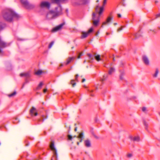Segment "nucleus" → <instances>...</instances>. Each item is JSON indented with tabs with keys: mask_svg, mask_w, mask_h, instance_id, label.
Returning a JSON list of instances; mask_svg holds the SVG:
<instances>
[{
	"mask_svg": "<svg viewBox=\"0 0 160 160\" xmlns=\"http://www.w3.org/2000/svg\"><path fill=\"white\" fill-rule=\"evenodd\" d=\"M142 59L144 63L146 65L149 64V61L147 56L144 55L142 56Z\"/></svg>",
	"mask_w": 160,
	"mask_h": 160,
	"instance_id": "6",
	"label": "nucleus"
},
{
	"mask_svg": "<svg viewBox=\"0 0 160 160\" xmlns=\"http://www.w3.org/2000/svg\"><path fill=\"white\" fill-rule=\"evenodd\" d=\"M132 156V154L131 153H129L127 155V156L128 158H130Z\"/></svg>",
	"mask_w": 160,
	"mask_h": 160,
	"instance_id": "36",
	"label": "nucleus"
},
{
	"mask_svg": "<svg viewBox=\"0 0 160 160\" xmlns=\"http://www.w3.org/2000/svg\"><path fill=\"white\" fill-rule=\"evenodd\" d=\"M131 139L133 141L138 142L139 141L140 138L138 137H132Z\"/></svg>",
	"mask_w": 160,
	"mask_h": 160,
	"instance_id": "17",
	"label": "nucleus"
},
{
	"mask_svg": "<svg viewBox=\"0 0 160 160\" xmlns=\"http://www.w3.org/2000/svg\"><path fill=\"white\" fill-rule=\"evenodd\" d=\"M19 17L20 16L19 15L11 9L7 10L3 15V18L4 19L8 22H11L14 18L18 19Z\"/></svg>",
	"mask_w": 160,
	"mask_h": 160,
	"instance_id": "1",
	"label": "nucleus"
},
{
	"mask_svg": "<svg viewBox=\"0 0 160 160\" xmlns=\"http://www.w3.org/2000/svg\"><path fill=\"white\" fill-rule=\"evenodd\" d=\"M160 16V13L156 15V18H157Z\"/></svg>",
	"mask_w": 160,
	"mask_h": 160,
	"instance_id": "47",
	"label": "nucleus"
},
{
	"mask_svg": "<svg viewBox=\"0 0 160 160\" xmlns=\"http://www.w3.org/2000/svg\"><path fill=\"white\" fill-rule=\"evenodd\" d=\"M158 2V1H155V2L156 3Z\"/></svg>",
	"mask_w": 160,
	"mask_h": 160,
	"instance_id": "62",
	"label": "nucleus"
},
{
	"mask_svg": "<svg viewBox=\"0 0 160 160\" xmlns=\"http://www.w3.org/2000/svg\"><path fill=\"white\" fill-rule=\"evenodd\" d=\"M42 117L43 118L42 120V121H44L45 119H46L48 118V116H46V118H44V116H43Z\"/></svg>",
	"mask_w": 160,
	"mask_h": 160,
	"instance_id": "38",
	"label": "nucleus"
},
{
	"mask_svg": "<svg viewBox=\"0 0 160 160\" xmlns=\"http://www.w3.org/2000/svg\"><path fill=\"white\" fill-rule=\"evenodd\" d=\"M24 7L27 9H32L35 7V6L34 4H30L28 2Z\"/></svg>",
	"mask_w": 160,
	"mask_h": 160,
	"instance_id": "10",
	"label": "nucleus"
},
{
	"mask_svg": "<svg viewBox=\"0 0 160 160\" xmlns=\"http://www.w3.org/2000/svg\"><path fill=\"white\" fill-rule=\"evenodd\" d=\"M74 57H69L66 59V62H65L66 65H67L69 64L71 61L74 60L75 59Z\"/></svg>",
	"mask_w": 160,
	"mask_h": 160,
	"instance_id": "9",
	"label": "nucleus"
},
{
	"mask_svg": "<svg viewBox=\"0 0 160 160\" xmlns=\"http://www.w3.org/2000/svg\"><path fill=\"white\" fill-rule=\"evenodd\" d=\"M52 2V3L59 4L62 2L61 0H51Z\"/></svg>",
	"mask_w": 160,
	"mask_h": 160,
	"instance_id": "22",
	"label": "nucleus"
},
{
	"mask_svg": "<svg viewBox=\"0 0 160 160\" xmlns=\"http://www.w3.org/2000/svg\"><path fill=\"white\" fill-rule=\"evenodd\" d=\"M74 48V47L73 46V47H72V48H72V49H73V48Z\"/></svg>",
	"mask_w": 160,
	"mask_h": 160,
	"instance_id": "61",
	"label": "nucleus"
},
{
	"mask_svg": "<svg viewBox=\"0 0 160 160\" xmlns=\"http://www.w3.org/2000/svg\"><path fill=\"white\" fill-rule=\"evenodd\" d=\"M21 3L25 6L26 4L28 2L27 0H21Z\"/></svg>",
	"mask_w": 160,
	"mask_h": 160,
	"instance_id": "24",
	"label": "nucleus"
},
{
	"mask_svg": "<svg viewBox=\"0 0 160 160\" xmlns=\"http://www.w3.org/2000/svg\"><path fill=\"white\" fill-rule=\"evenodd\" d=\"M30 113L31 116L34 115L35 116L38 115L36 108L34 107H32L30 110Z\"/></svg>",
	"mask_w": 160,
	"mask_h": 160,
	"instance_id": "5",
	"label": "nucleus"
},
{
	"mask_svg": "<svg viewBox=\"0 0 160 160\" xmlns=\"http://www.w3.org/2000/svg\"><path fill=\"white\" fill-rule=\"evenodd\" d=\"M95 59L98 61H99L101 60V58H100V55H99L95 54Z\"/></svg>",
	"mask_w": 160,
	"mask_h": 160,
	"instance_id": "23",
	"label": "nucleus"
},
{
	"mask_svg": "<svg viewBox=\"0 0 160 160\" xmlns=\"http://www.w3.org/2000/svg\"><path fill=\"white\" fill-rule=\"evenodd\" d=\"M146 110V108L145 107H143L142 108V110L143 112H145Z\"/></svg>",
	"mask_w": 160,
	"mask_h": 160,
	"instance_id": "39",
	"label": "nucleus"
},
{
	"mask_svg": "<svg viewBox=\"0 0 160 160\" xmlns=\"http://www.w3.org/2000/svg\"><path fill=\"white\" fill-rule=\"evenodd\" d=\"M114 25H117V23H114Z\"/></svg>",
	"mask_w": 160,
	"mask_h": 160,
	"instance_id": "56",
	"label": "nucleus"
},
{
	"mask_svg": "<svg viewBox=\"0 0 160 160\" xmlns=\"http://www.w3.org/2000/svg\"><path fill=\"white\" fill-rule=\"evenodd\" d=\"M86 62V61L85 60H84V62H84V63H85V62Z\"/></svg>",
	"mask_w": 160,
	"mask_h": 160,
	"instance_id": "64",
	"label": "nucleus"
},
{
	"mask_svg": "<svg viewBox=\"0 0 160 160\" xmlns=\"http://www.w3.org/2000/svg\"><path fill=\"white\" fill-rule=\"evenodd\" d=\"M84 143L85 146L87 148H89L91 147V144L90 141L89 139H86L84 141Z\"/></svg>",
	"mask_w": 160,
	"mask_h": 160,
	"instance_id": "12",
	"label": "nucleus"
},
{
	"mask_svg": "<svg viewBox=\"0 0 160 160\" xmlns=\"http://www.w3.org/2000/svg\"><path fill=\"white\" fill-rule=\"evenodd\" d=\"M94 137H95L96 138H97V139H98V138H98V137L97 136H96V135H94Z\"/></svg>",
	"mask_w": 160,
	"mask_h": 160,
	"instance_id": "51",
	"label": "nucleus"
},
{
	"mask_svg": "<svg viewBox=\"0 0 160 160\" xmlns=\"http://www.w3.org/2000/svg\"><path fill=\"white\" fill-rule=\"evenodd\" d=\"M12 65L10 63H8L7 65V68L8 70H10L11 69Z\"/></svg>",
	"mask_w": 160,
	"mask_h": 160,
	"instance_id": "29",
	"label": "nucleus"
},
{
	"mask_svg": "<svg viewBox=\"0 0 160 160\" xmlns=\"http://www.w3.org/2000/svg\"><path fill=\"white\" fill-rule=\"evenodd\" d=\"M108 77V75H104L103 76V78L101 80L103 81L105 80Z\"/></svg>",
	"mask_w": 160,
	"mask_h": 160,
	"instance_id": "30",
	"label": "nucleus"
},
{
	"mask_svg": "<svg viewBox=\"0 0 160 160\" xmlns=\"http://www.w3.org/2000/svg\"><path fill=\"white\" fill-rule=\"evenodd\" d=\"M99 22V18L97 20H94L92 22L93 25L95 26H97Z\"/></svg>",
	"mask_w": 160,
	"mask_h": 160,
	"instance_id": "18",
	"label": "nucleus"
},
{
	"mask_svg": "<svg viewBox=\"0 0 160 160\" xmlns=\"http://www.w3.org/2000/svg\"><path fill=\"white\" fill-rule=\"evenodd\" d=\"M64 24V23H63L60 24L59 25L57 26L56 27L52 29V32H55L61 30Z\"/></svg>",
	"mask_w": 160,
	"mask_h": 160,
	"instance_id": "3",
	"label": "nucleus"
},
{
	"mask_svg": "<svg viewBox=\"0 0 160 160\" xmlns=\"http://www.w3.org/2000/svg\"><path fill=\"white\" fill-rule=\"evenodd\" d=\"M50 148L54 152V154H55L56 155L55 158H57V150H56V149L54 147V142L53 141H52L51 142V144L50 145Z\"/></svg>",
	"mask_w": 160,
	"mask_h": 160,
	"instance_id": "7",
	"label": "nucleus"
},
{
	"mask_svg": "<svg viewBox=\"0 0 160 160\" xmlns=\"http://www.w3.org/2000/svg\"><path fill=\"white\" fill-rule=\"evenodd\" d=\"M113 61H115V58H113Z\"/></svg>",
	"mask_w": 160,
	"mask_h": 160,
	"instance_id": "60",
	"label": "nucleus"
},
{
	"mask_svg": "<svg viewBox=\"0 0 160 160\" xmlns=\"http://www.w3.org/2000/svg\"><path fill=\"white\" fill-rule=\"evenodd\" d=\"M21 77L24 76L26 78H28L30 77V75L29 72L22 73L20 74Z\"/></svg>",
	"mask_w": 160,
	"mask_h": 160,
	"instance_id": "14",
	"label": "nucleus"
},
{
	"mask_svg": "<svg viewBox=\"0 0 160 160\" xmlns=\"http://www.w3.org/2000/svg\"><path fill=\"white\" fill-rule=\"evenodd\" d=\"M107 0H104L103 2V5L102 6L104 7V6L106 4Z\"/></svg>",
	"mask_w": 160,
	"mask_h": 160,
	"instance_id": "41",
	"label": "nucleus"
},
{
	"mask_svg": "<svg viewBox=\"0 0 160 160\" xmlns=\"http://www.w3.org/2000/svg\"><path fill=\"white\" fill-rule=\"evenodd\" d=\"M115 71V69L113 67H110V70L108 72V74L111 75L113 72Z\"/></svg>",
	"mask_w": 160,
	"mask_h": 160,
	"instance_id": "19",
	"label": "nucleus"
},
{
	"mask_svg": "<svg viewBox=\"0 0 160 160\" xmlns=\"http://www.w3.org/2000/svg\"><path fill=\"white\" fill-rule=\"evenodd\" d=\"M77 144L78 145H79V142H77Z\"/></svg>",
	"mask_w": 160,
	"mask_h": 160,
	"instance_id": "54",
	"label": "nucleus"
},
{
	"mask_svg": "<svg viewBox=\"0 0 160 160\" xmlns=\"http://www.w3.org/2000/svg\"><path fill=\"white\" fill-rule=\"evenodd\" d=\"M86 81V79L85 78H83L82 79V82H85Z\"/></svg>",
	"mask_w": 160,
	"mask_h": 160,
	"instance_id": "46",
	"label": "nucleus"
},
{
	"mask_svg": "<svg viewBox=\"0 0 160 160\" xmlns=\"http://www.w3.org/2000/svg\"><path fill=\"white\" fill-rule=\"evenodd\" d=\"M68 139L70 140V141H72V137L71 135H68Z\"/></svg>",
	"mask_w": 160,
	"mask_h": 160,
	"instance_id": "32",
	"label": "nucleus"
},
{
	"mask_svg": "<svg viewBox=\"0 0 160 160\" xmlns=\"http://www.w3.org/2000/svg\"><path fill=\"white\" fill-rule=\"evenodd\" d=\"M76 82L73 83L72 84V87H74L76 85Z\"/></svg>",
	"mask_w": 160,
	"mask_h": 160,
	"instance_id": "44",
	"label": "nucleus"
},
{
	"mask_svg": "<svg viewBox=\"0 0 160 160\" xmlns=\"http://www.w3.org/2000/svg\"><path fill=\"white\" fill-rule=\"evenodd\" d=\"M77 127H76L75 128V129H74V131H75V132H77Z\"/></svg>",
	"mask_w": 160,
	"mask_h": 160,
	"instance_id": "50",
	"label": "nucleus"
},
{
	"mask_svg": "<svg viewBox=\"0 0 160 160\" xmlns=\"http://www.w3.org/2000/svg\"><path fill=\"white\" fill-rule=\"evenodd\" d=\"M96 16V14L95 12H93L92 14V19L94 20L95 19Z\"/></svg>",
	"mask_w": 160,
	"mask_h": 160,
	"instance_id": "35",
	"label": "nucleus"
},
{
	"mask_svg": "<svg viewBox=\"0 0 160 160\" xmlns=\"http://www.w3.org/2000/svg\"><path fill=\"white\" fill-rule=\"evenodd\" d=\"M78 74H76V75H75V80L78 81V80L77 79V78L78 77Z\"/></svg>",
	"mask_w": 160,
	"mask_h": 160,
	"instance_id": "40",
	"label": "nucleus"
},
{
	"mask_svg": "<svg viewBox=\"0 0 160 160\" xmlns=\"http://www.w3.org/2000/svg\"><path fill=\"white\" fill-rule=\"evenodd\" d=\"M159 71L158 69H156L155 72V74L153 75V76L154 77H157L158 75V73Z\"/></svg>",
	"mask_w": 160,
	"mask_h": 160,
	"instance_id": "27",
	"label": "nucleus"
},
{
	"mask_svg": "<svg viewBox=\"0 0 160 160\" xmlns=\"http://www.w3.org/2000/svg\"><path fill=\"white\" fill-rule=\"evenodd\" d=\"M88 56L89 57V58L91 59H93V57L92 55L90 53L87 54Z\"/></svg>",
	"mask_w": 160,
	"mask_h": 160,
	"instance_id": "33",
	"label": "nucleus"
},
{
	"mask_svg": "<svg viewBox=\"0 0 160 160\" xmlns=\"http://www.w3.org/2000/svg\"><path fill=\"white\" fill-rule=\"evenodd\" d=\"M98 33H99V32H97V33H96V36H98Z\"/></svg>",
	"mask_w": 160,
	"mask_h": 160,
	"instance_id": "55",
	"label": "nucleus"
},
{
	"mask_svg": "<svg viewBox=\"0 0 160 160\" xmlns=\"http://www.w3.org/2000/svg\"><path fill=\"white\" fill-rule=\"evenodd\" d=\"M104 10V7L103 6H102L100 8V10L98 12V13L99 15H100L102 13Z\"/></svg>",
	"mask_w": 160,
	"mask_h": 160,
	"instance_id": "21",
	"label": "nucleus"
},
{
	"mask_svg": "<svg viewBox=\"0 0 160 160\" xmlns=\"http://www.w3.org/2000/svg\"><path fill=\"white\" fill-rule=\"evenodd\" d=\"M122 27L121 28H119L117 30V31L118 32H119L120 31L122 30Z\"/></svg>",
	"mask_w": 160,
	"mask_h": 160,
	"instance_id": "37",
	"label": "nucleus"
},
{
	"mask_svg": "<svg viewBox=\"0 0 160 160\" xmlns=\"http://www.w3.org/2000/svg\"><path fill=\"white\" fill-rule=\"evenodd\" d=\"M75 137H77H77H76V135L74 136V137H73V138H75Z\"/></svg>",
	"mask_w": 160,
	"mask_h": 160,
	"instance_id": "63",
	"label": "nucleus"
},
{
	"mask_svg": "<svg viewBox=\"0 0 160 160\" xmlns=\"http://www.w3.org/2000/svg\"><path fill=\"white\" fill-rule=\"evenodd\" d=\"M5 26V24L0 22V31L2 30Z\"/></svg>",
	"mask_w": 160,
	"mask_h": 160,
	"instance_id": "26",
	"label": "nucleus"
},
{
	"mask_svg": "<svg viewBox=\"0 0 160 160\" xmlns=\"http://www.w3.org/2000/svg\"><path fill=\"white\" fill-rule=\"evenodd\" d=\"M113 19L112 17H109L108 18L106 22H104L102 24V27H103V25H106L107 23L110 22Z\"/></svg>",
	"mask_w": 160,
	"mask_h": 160,
	"instance_id": "13",
	"label": "nucleus"
},
{
	"mask_svg": "<svg viewBox=\"0 0 160 160\" xmlns=\"http://www.w3.org/2000/svg\"><path fill=\"white\" fill-rule=\"evenodd\" d=\"M80 4H86L89 2V0H78Z\"/></svg>",
	"mask_w": 160,
	"mask_h": 160,
	"instance_id": "15",
	"label": "nucleus"
},
{
	"mask_svg": "<svg viewBox=\"0 0 160 160\" xmlns=\"http://www.w3.org/2000/svg\"><path fill=\"white\" fill-rule=\"evenodd\" d=\"M54 43V42L52 41L51 42V43L49 44L48 46V48H50L52 47Z\"/></svg>",
	"mask_w": 160,
	"mask_h": 160,
	"instance_id": "31",
	"label": "nucleus"
},
{
	"mask_svg": "<svg viewBox=\"0 0 160 160\" xmlns=\"http://www.w3.org/2000/svg\"><path fill=\"white\" fill-rule=\"evenodd\" d=\"M47 91V89H43V91L44 93H45Z\"/></svg>",
	"mask_w": 160,
	"mask_h": 160,
	"instance_id": "48",
	"label": "nucleus"
},
{
	"mask_svg": "<svg viewBox=\"0 0 160 160\" xmlns=\"http://www.w3.org/2000/svg\"><path fill=\"white\" fill-rule=\"evenodd\" d=\"M17 94V92L16 91H15L13 92L12 93L8 95V96L9 98L12 97L14 96H15Z\"/></svg>",
	"mask_w": 160,
	"mask_h": 160,
	"instance_id": "20",
	"label": "nucleus"
},
{
	"mask_svg": "<svg viewBox=\"0 0 160 160\" xmlns=\"http://www.w3.org/2000/svg\"><path fill=\"white\" fill-rule=\"evenodd\" d=\"M71 129V126H69V130H68V132H69Z\"/></svg>",
	"mask_w": 160,
	"mask_h": 160,
	"instance_id": "52",
	"label": "nucleus"
},
{
	"mask_svg": "<svg viewBox=\"0 0 160 160\" xmlns=\"http://www.w3.org/2000/svg\"><path fill=\"white\" fill-rule=\"evenodd\" d=\"M93 29L92 28H91L87 32L88 34L91 32H92Z\"/></svg>",
	"mask_w": 160,
	"mask_h": 160,
	"instance_id": "34",
	"label": "nucleus"
},
{
	"mask_svg": "<svg viewBox=\"0 0 160 160\" xmlns=\"http://www.w3.org/2000/svg\"><path fill=\"white\" fill-rule=\"evenodd\" d=\"M106 34L107 35H108L109 34V33H108V32H107L106 33Z\"/></svg>",
	"mask_w": 160,
	"mask_h": 160,
	"instance_id": "58",
	"label": "nucleus"
},
{
	"mask_svg": "<svg viewBox=\"0 0 160 160\" xmlns=\"http://www.w3.org/2000/svg\"><path fill=\"white\" fill-rule=\"evenodd\" d=\"M43 85V83L42 82H41L38 85V87L37 88V89H41L42 86Z\"/></svg>",
	"mask_w": 160,
	"mask_h": 160,
	"instance_id": "28",
	"label": "nucleus"
},
{
	"mask_svg": "<svg viewBox=\"0 0 160 160\" xmlns=\"http://www.w3.org/2000/svg\"><path fill=\"white\" fill-rule=\"evenodd\" d=\"M60 14V13L56 10L55 11H50L47 13V18L48 19L50 20Z\"/></svg>",
	"mask_w": 160,
	"mask_h": 160,
	"instance_id": "2",
	"label": "nucleus"
},
{
	"mask_svg": "<svg viewBox=\"0 0 160 160\" xmlns=\"http://www.w3.org/2000/svg\"><path fill=\"white\" fill-rule=\"evenodd\" d=\"M50 6V4L47 2H42L40 4V7L41 8H49Z\"/></svg>",
	"mask_w": 160,
	"mask_h": 160,
	"instance_id": "4",
	"label": "nucleus"
},
{
	"mask_svg": "<svg viewBox=\"0 0 160 160\" xmlns=\"http://www.w3.org/2000/svg\"><path fill=\"white\" fill-rule=\"evenodd\" d=\"M62 2H64V1H68V0H61Z\"/></svg>",
	"mask_w": 160,
	"mask_h": 160,
	"instance_id": "53",
	"label": "nucleus"
},
{
	"mask_svg": "<svg viewBox=\"0 0 160 160\" xmlns=\"http://www.w3.org/2000/svg\"><path fill=\"white\" fill-rule=\"evenodd\" d=\"M77 138L79 139V141L80 142H82L83 139L84 138V133L83 132H81L79 134V135L77 137Z\"/></svg>",
	"mask_w": 160,
	"mask_h": 160,
	"instance_id": "8",
	"label": "nucleus"
},
{
	"mask_svg": "<svg viewBox=\"0 0 160 160\" xmlns=\"http://www.w3.org/2000/svg\"><path fill=\"white\" fill-rule=\"evenodd\" d=\"M118 17L119 18H120L121 17V15L120 14H118Z\"/></svg>",
	"mask_w": 160,
	"mask_h": 160,
	"instance_id": "49",
	"label": "nucleus"
},
{
	"mask_svg": "<svg viewBox=\"0 0 160 160\" xmlns=\"http://www.w3.org/2000/svg\"><path fill=\"white\" fill-rule=\"evenodd\" d=\"M81 55H82V53H79V55L78 56V58H77L78 59L80 58V56H81Z\"/></svg>",
	"mask_w": 160,
	"mask_h": 160,
	"instance_id": "42",
	"label": "nucleus"
},
{
	"mask_svg": "<svg viewBox=\"0 0 160 160\" xmlns=\"http://www.w3.org/2000/svg\"><path fill=\"white\" fill-rule=\"evenodd\" d=\"M82 35L81 37V39H83L86 38L89 35L87 32L82 31L81 32Z\"/></svg>",
	"mask_w": 160,
	"mask_h": 160,
	"instance_id": "16",
	"label": "nucleus"
},
{
	"mask_svg": "<svg viewBox=\"0 0 160 160\" xmlns=\"http://www.w3.org/2000/svg\"><path fill=\"white\" fill-rule=\"evenodd\" d=\"M42 72V70H39L35 72V74L37 75H41Z\"/></svg>",
	"mask_w": 160,
	"mask_h": 160,
	"instance_id": "25",
	"label": "nucleus"
},
{
	"mask_svg": "<svg viewBox=\"0 0 160 160\" xmlns=\"http://www.w3.org/2000/svg\"><path fill=\"white\" fill-rule=\"evenodd\" d=\"M120 74L119 75V79L121 80H125L124 76L125 75V72L122 70H120Z\"/></svg>",
	"mask_w": 160,
	"mask_h": 160,
	"instance_id": "11",
	"label": "nucleus"
},
{
	"mask_svg": "<svg viewBox=\"0 0 160 160\" xmlns=\"http://www.w3.org/2000/svg\"><path fill=\"white\" fill-rule=\"evenodd\" d=\"M136 38H138V35H137L136 36Z\"/></svg>",
	"mask_w": 160,
	"mask_h": 160,
	"instance_id": "59",
	"label": "nucleus"
},
{
	"mask_svg": "<svg viewBox=\"0 0 160 160\" xmlns=\"http://www.w3.org/2000/svg\"><path fill=\"white\" fill-rule=\"evenodd\" d=\"M74 82V80H72L71 81V84H72Z\"/></svg>",
	"mask_w": 160,
	"mask_h": 160,
	"instance_id": "43",
	"label": "nucleus"
},
{
	"mask_svg": "<svg viewBox=\"0 0 160 160\" xmlns=\"http://www.w3.org/2000/svg\"><path fill=\"white\" fill-rule=\"evenodd\" d=\"M98 8H99V6H97L96 8H95V10H96V12H98Z\"/></svg>",
	"mask_w": 160,
	"mask_h": 160,
	"instance_id": "45",
	"label": "nucleus"
},
{
	"mask_svg": "<svg viewBox=\"0 0 160 160\" xmlns=\"http://www.w3.org/2000/svg\"><path fill=\"white\" fill-rule=\"evenodd\" d=\"M63 66V65L62 64H61L60 65V66Z\"/></svg>",
	"mask_w": 160,
	"mask_h": 160,
	"instance_id": "57",
	"label": "nucleus"
}]
</instances>
